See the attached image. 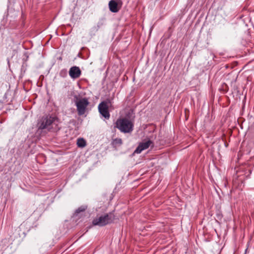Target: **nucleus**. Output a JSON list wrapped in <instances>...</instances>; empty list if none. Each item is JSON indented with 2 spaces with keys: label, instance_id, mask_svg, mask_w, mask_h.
I'll return each mask as SVG.
<instances>
[{
  "label": "nucleus",
  "instance_id": "9b49d317",
  "mask_svg": "<svg viewBox=\"0 0 254 254\" xmlns=\"http://www.w3.org/2000/svg\"><path fill=\"white\" fill-rule=\"evenodd\" d=\"M77 145L78 147H84L86 145V140L83 138H78L77 140Z\"/></svg>",
  "mask_w": 254,
  "mask_h": 254
},
{
  "label": "nucleus",
  "instance_id": "f8f14e48",
  "mask_svg": "<svg viewBox=\"0 0 254 254\" xmlns=\"http://www.w3.org/2000/svg\"><path fill=\"white\" fill-rule=\"evenodd\" d=\"M8 245V240L6 239H2L0 241V251L4 249Z\"/></svg>",
  "mask_w": 254,
  "mask_h": 254
},
{
  "label": "nucleus",
  "instance_id": "423d86ee",
  "mask_svg": "<svg viewBox=\"0 0 254 254\" xmlns=\"http://www.w3.org/2000/svg\"><path fill=\"white\" fill-rule=\"evenodd\" d=\"M153 144V142L150 140H148L145 142L139 143V145L134 151V153H140L143 150L147 149L151 145Z\"/></svg>",
  "mask_w": 254,
  "mask_h": 254
},
{
  "label": "nucleus",
  "instance_id": "0eeeda50",
  "mask_svg": "<svg viewBox=\"0 0 254 254\" xmlns=\"http://www.w3.org/2000/svg\"><path fill=\"white\" fill-rule=\"evenodd\" d=\"M81 74V71L79 67L76 66H72L69 70V75L71 78L76 79L80 77Z\"/></svg>",
  "mask_w": 254,
  "mask_h": 254
},
{
  "label": "nucleus",
  "instance_id": "20e7f679",
  "mask_svg": "<svg viewBox=\"0 0 254 254\" xmlns=\"http://www.w3.org/2000/svg\"><path fill=\"white\" fill-rule=\"evenodd\" d=\"M75 104L77 107L78 115L79 116H82L85 113L89 102L87 98H83L76 101Z\"/></svg>",
  "mask_w": 254,
  "mask_h": 254
},
{
  "label": "nucleus",
  "instance_id": "f257e3e1",
  "mask_svg": "<svg viewBox=\"0 0 254 254\" xmlns=\"http://www.w3.org/2000/svg\"><path fill=\"white\" fill-rule=\"evenodd\" d=\"M59 119L56 116H46L42 117L41 122L39 123V129H53L54 131L60 129L58 127Z\"/></svg>",
  "mask_w": 254,
  "mask_h": 254
},
{
  "label": "nucleus",
  "instance_id": "39448f33",
  "mask_svg": "<svg viewBox=\"0 0 254 254\" xmlns=\"http://www.w3.org/2000/svg\"><path fill=\"white\" fill-rule=\"evenodd\" d=\"M98 110L100 114L106 119L108 120L110 117L109 111V106L106 101H102L98 105Z\"/></svg>",
  "mask_w": 254,
  "mask_h": 254
},
{
  "label": "nucleus",
  "instance_id": "1a4fd4ad",
  "mask_svg": "<svg viewBox=\"0 0 254 254\" xmlns=\"http://www.w3.org/2000/svg\"><path fill=\"white\" fill-rule=\"evenodd\" d=\"M123 143V140L120 138H116L115 139H113L111 145L116 149L119 146H121Z\"/></svg>",
  "mask_w": 254,
  "mask_h": 254
},
{
  "label": "nucleus",
  "instance_id": "f03ea898",
  "mask_svg": "<svg viewBox=\"0 0 254 254\" xmlns=\"http://www.w3.org/2000/svg\"><path fill=\"white\" fill-rule=\"evenodd\" d=\"M133 123L126 117L118 118L114 126L115 128H118L124 133L131 132L133 130Z\"/></svg>",
  "mask_w": 254,
  "mask_h": 254
},
{
  "label": "nucleus",
  "instance_id": "9d476101",
  "mask_svg": "<svg viewBox=\"0 0 254 254\" xmlns=\"http://www.w3.org/2000/svg\"><path fill=\"white\" fill-rule=\"evenodd\" d=\"M87 206L82 205L79 207L75 211L73 216L75 217H78L79 214L81 213L84 212L87 209Z\"/></svg>",
  "mask_w": 254,
  "mask_h": 254
},
{
  "label": "nucleus",
  "instance_id": "ddd939ff",
  "mask_svg": "<svg viewBox=\"0 0 254 254\" xmlns=\"http://www.w3.org/2000/svg\"><path fill=\"white\" fill-rule=\"evenodd\" d=\"M63 73H64V74H66V71L62 70V71H61L60 74H62Z\"/></svg>",
  "mask_w": 254,
  "mask_h": 254
},
{
  "label": "nucleus",
  "instance_id": "7ed1b4c3",
  "mask_svg": "<svg viewBox=\"0 0 254 254\" xmlns=\"http://www.w3.org/2000/svg\"><path fill=\"white\" fill-rule=\"evenodd\" d=\"M115 215L113 213H107L94 218L92 224L94 226L103 227L113 223L115 220Z\"/></svg>",
  "mask_w": 254,
  "mask_h": 254
},
{
  "label": "nucleus",
  "instance_id": "4468645a",
  "mask_svg": "<svg viewBox=\"0 0 254 254\" xmlns=\"http://www.w3.org/2000/svg\"><path fill=\"white\" fill-rule=\"evenodd\" d=\"M3 122L2 121H0V123L1 124Z\"/></svg>",
  "mask_w": 254,
  "mask_h": 254
},
{
  "label": "nucleus",
  "instance_id": "6e6552de",
  "mask_svg": "<svg viewBox=\"0 0 254 254\" xmlns=\"http://www.w3.org/2000/svg\"><path fill=\"white\" fill-rule=\"evenodd\" d=\"M109 8L111 12L116 13L119 11L120 6L115 0H111L109 2Z\"/></svg>",
  "mask_w": 254,
  "mask_h": 254
}]
</instances>
